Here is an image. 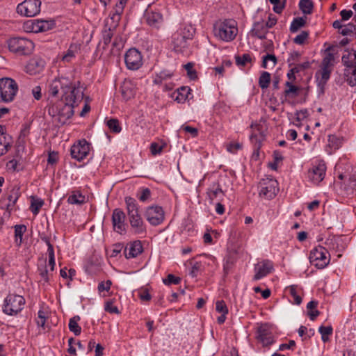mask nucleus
Wrapping results in <instances>:
<instances>
[{"label":"nucleus","instance_id":"1","mask_svg":"<svg viewBox=\"0 0 356 356\" xmlns=\"http://www.w3.org/2000/svg\"><path fill=\"white\" fill-rule=\"evenodd\" d=\"M83 92L73 86L65 87L61 99L51 104L48 108L49 114L60 125L65 124L74 115V108L82 101Z\"/></svg>","mask_w":356,"mask_h":356},{"label":"nucleus","instance_id":"2","mask_svg":"<svg viewBox=\"0 0 356 356\" xmlns=\"http://www.w3.org/2000/svg\"><path fill=\"white\" fill-rule=\"evenodd\" d=\"M125 204L129 221L135 234L146 233V226L139 214L138 205L136 200L131 197H125Z\"/></svg>","mask_w":356,"mask_h":356},{"label":"nucleus","instance_id":"3","mask_svg":"<svg viewBox=\"0 0 356 356\" xmlns=\"http://www.w3.org/2000/svg\"><path fill=\"white\" fill-rule=\"evenodd\" d=\"M213 33L216 38L222 41H232L238 33L237 22L232 19L219 20L213 25Z\"/></svg>","mask_w":356,"mask_h":356},{"label":"nucleus","instance_id":"4","mask_svg":"<svg viewBox=\"0 0 356 356\" xmlns=\"http://www.w3.org/2000/svg\"><path fill=\"white\" fill-rule=\"evenodd\" d=\"M8 49L10 51L19 55H30L34 49V43L25 38H12L8 40Z\"/></svg>","mask_w":356,"mask_h":356},{"label":"nucleus","instance_id":"5","mask_svg":"<svg viewBox=\"0 0 356 356\" xmlns=\"http://www.w3.org/2000/svg\"><path fill=\"white\" fill-rule=\"evenodd\" d=\"M25 299L17 294H8L4 299L2 306L3 312L9 316H15L24 308Z\"/></svg>","mask_w":356,"mask_h":356},{"label":"nucleus","instance_id":"6","mask_svg":"<svg viewBox=\"0 0 356 356\" xmlns=\"http://www.w3.org/2000/svg\"><path fill=\"white\" fill-rule=\"evenodd\" d=\"M18 91V85L11 78L0 79V102L9 103L14 100Z\"/></svg>","mask_w":356,"mask_h":356},{"label":"nucleus","instance_id":"7","mask_svg":"<svg viewBox=\"0 0 356 356\" xmlns=\"http://www.w3.org/2000/svg\"><path fill=\"white\" fill-rule=\"evenodd\" d=\"M309 259L310 263L318 269L325 268L330 261L327 248L321 245H318L311 250Z\"/></svg>","mask_w":356,"mask_h":356},{"label":"nucleus","instance_id":"8","mask_svg":"<svg viewBox=\"0 0 356 356\" xmlns=\"http://www.w3.org/2000/svg\"><path fill=\"white\" fill-rule=\"evenodd\" d=\"M259 196L267 200L273 199L279 191L278 183L275 179H263L259 183Z\"/></svg>","mask_w":356,"mask_h":356},{"label":"nucleus","instance_id":"9","mask_svg":"<svg viewBox=\"0 0 356 356\" xmlns=\"http://www.w3.org/2000/svg\"><path fill=\"white\" fill-rule=\"evenodd\" d=\"M145 217L150 225L157 226L164 221L165 213L161 207L152 205L146 208Z\"/></svg>","mask_w":356,"mask_h":356},{"label":"nucleus","instance_id":"10","mask_svg":"<svg viewBox=\"0 0 356 356\" xmlns=\"http://www.w3.org/2000/svg\"><path fill=\"white\" fill-rule=\"evenodd\" d=\"M41 1L40 0H25L18 4L17 11L26 17H33L40 12Z\"/></svg>","mask_w":356,"mask_h":356},{"label":"nucleus","instance_id":"11","mask_svg":"<svg viewBox=\"0 0 356 356\" xmlns=\"http://www.w3.org/2000/svg\"><path fill=\"white\" fill-rule=\"evenodd\" d=\"M124 62L129 70H137L143 64L142 54L136 48H131L124 55Z\"/></svg>","mask_w":356,"mask_h":356},{"label":"nucleus","instance_id":"12","mask_svg":"<svg viewBox=\"0 0 356 356\" xmlns=\"http://www.w3.org/2000/svg\"><path fill=\"white\" fill-rule=\"evenodd\" d=\"M257 339L263 346H269L275 342L271 327L267 324H261L257 330Z\"/></svg>","mask_w":356,"mask_h":356},{"label":"nucleus","instance_id":"13","mask_svg":"<svg viewBox=\"0 0 356 356\" xmlns=\"http://www.w3.org/2000/svg\"><path fill=\"white\" fill-rule=\"evenodd\" d=\"M89 152L90 143L85 139L79 140L70 149L72 157L78 161H83L88 155Z\"/></svg>","mask_w":356,"mask_h":356},{"label":"nucleus","instance_id":"14","mask_svg":"<svg viewBox=\"0 0 356 356\" xmlns=\"http://www.w3.org/2000/svg\"><path fill=\"white\" fill-rule=\"evenodd\" d=\"M144 20L148 26L155 29H159L163 24L162 13L159 10H153L152 8L145 10Z\"/></svg>","mask_w":356,"mask_h":356},{"label":"nucleus","instance_id":"15","mask_svg":"<svg viewBox=\"0 0 356 356\" xmlns=\"http://www.w3.org/2000/svg\"><path fill=\"white\" fill-rule=\"evenodd\" d=\"M126 216L120 209H115L112 213V224L115 232L123 234L126 232Z\"/></svg>","mask_w":356,"mask_h":356},{"label":"nucleus","instance_id":"16","mask_svg":"<svg viewBox=\"0 0 356 356\" xmlns=\"http://www.w3.org/2000/svg\"><path fill=\"white\" fill-rule=\"evenodd\" d=\"M326 169L325 162L320 161L309 170L308 177L314 184H318L324 179Z\"/></svg>","mask_w":356,"mask_h":356},{"label":"nucleus","instance_id":"17","mask_svg":"<svg viewBox=\"0 0 356 356\" xmlns=\"http://www.w3.org/2000/svg\"><path fill=\"white\" fill-rule=\"evenodd\" d=\"M274 270L273 264L271 261L266 259L259 262L254 266L255 274L254 280H259L271 273Z\"/></svg>","mask_w":356,"mask_h":356},{"label":"nucleus","instance_id":"18","mask_svg":"<svg viewBox=\"0 0 356 356\" xmlns=\"http://www.w3.org/2000/svg\"><path fill=\"white\" fill-rule=\"evenodd\" d=\"M207 197L210 203H213L214 200L221 201L225 193L222 190L221 186L218 182H212L207 189Z\"/></svg>","mask_w":356,"mask_h":356},{"label":"nucleus","instance_id":"19","mask_svg":"<svg viewBox=\"0 0 356 356\" xmlns=\"http://www.w3.org/2000/svg\"><path fill=\"white\" fill-rule=\"evenodd\" d=\"M332 71V70L320 67L319 70L315 74L317 86L321 93L324 92L325 85L330 78Z\"/></svg>","mask_w":356,"mask_h":356},{"label":"nucleus","instance_id":"20","mask_svg":"<svg viewBox=\"0 0 356 356\" xmlns=\"http://www.w3.org/2000/svg\"><path fill=\"white\" fill-rule=\"evenodd\" d=\"M44 61L40 58H33L29 60L25 66V71L31 75H35L42 71Z\"/></svg>","mask_w":356,"mask_h":356},{"label":"nucleus","instance_id":"21","mask_svg":"<svg viewBox=\"0 0 356 356\" xmlns=\"http://www.w3.org/2000/svg\"><path fill=\"white\" fill-rule=\"evenodd\" d=\"M268 29L264 20L257 21L254 22L250 31V34L253 37H256L260 40H264L266 38V34L268 32Z\"/></svg>","mask_w":356,"mask_h":356},{"label":"nucleus","instance_id":"22","mask_svg":"<svg viewBox=\"0 0 356 356\" xmlns=\"http://www.w3.org/2000/svg\"><path fill=\"white\" fill-rule=\"evenodd\" d=\"M143 251V245L140 241H135L130 243L129 246L126 247L124 251L127 259L135 258Z\"/></svg>","mask_w":356,"mask_h":356},{"label":"nucleus","instance_id":"23","mask_svg":"<svg viewBox=\"0 0 356 356\" xmlns=\"http://www.w3.org/2000/svg\"><path fill=\"white\" fill-rule=\"evenodd\" d=\"M340 188L343 189L344 193L347 195L353 194L356 191V172L350 175L346 182H337Z\"/></svg>","mask_w":356,"mask_h":356},{"label":"nucleus","instance_id":"24","mask_svg":"<svg viewBox=\"0 0 356 356\" xmlns=\"http://www.w3.org/2000/svg\"><path fill=\"white\" fill-rule=\"evenodd\" d=\"M121 94L123 99L128 101L136 94L135 86L131 81H124L121 86Z\"/></svg>","mask_w":356,"mask_h":356},{"label":"nucleus","instance_id":"25","mask_svg":"<svg viewBox=\"0 0 356 356\" xmlns=\"http://www.w3.org/2000/svg\"><path fill=\"white\" fill-rule=\"evenodd\" d=\"M172 42L174 49L176 51H183L188 47V40L185 39L183 35L178 32H175L172 37Z\"/></svg>","mask_w":356,"mask_h":356},{"label":"nucleus","instance_id":"26","mask_svg":"<svg viewBox=\"0 0 356 356\" xmlns=\"http://www.w3.org/2000/svg\"><path fill=\"white\" fill-rule=\"evenodd\" d=\"M174 76V72L170 70H163L156 73L154 77L153 83L156 85H162L165 81Z\"/></svg>","mask_w":356,"mask_h":356},{"label":"nucleus","instance_id":"27","mask_svg":"<svg viewBox=\"0 0 356 356\" xmlns=\"http://www.w3.org/2000/svg\"><path fill=\"white\" fill-rule=\"evenodd\" d=\"M38 271L41 277L40 282L43 281L44 283H49L50 282L53 271H50V268H47L46 261H42L40 264H38Z\"/></svg>","mask_w":356,"mask_h":356},{"label":"nucleus","instance_id":"28","mask_svg":"<svg viewBox=\"0 0 356 356\" xmlns=\"http://www.w3.org/2000/svg\"><path fill=\"white\" fill-rule=\"evenodd\" d=\"M344 76L348 84L351 86H356V66L344 69Z\"/></svg>","mask_w":356,"mask_h":356},{"label":"nucleus","instance_id":"29","mask_svg":"<svg viewBox=\"0 0 356 356\" xmlns=\"http://www.w3.org/2000/svg\"><path fill=\"white\" fill-rule=\"evenodd\" d=\"M330 49L331 47H328L326 49V55L323 58L320 67L327 68L332 70L334 66V56L332 53L330 52Z\"/></svg>","mask_w":356,"mask_h":356},{"label":"nucleus","instance_id":"30","mask_svg":"<svg viewBox=\"0 0 356 356\" xmlns=\"http://www.w3.org/2000/svg\"><path fill=\"white\" fill-rule=\"evenodd\" d=\"M80 316L76 315L71 318L69 321V330L72 332H73L76 336L79 335L81 332V327L78 324V322L80 321Z\"/></svg>","mask_w":356,"mask_h":356},{"label":"nucleus","instance_id":"31","mask_svg":"<svg viewBox=\"0 0 356 356\" xmlns=\"http://www.w3.org/2000/svg\"><path fill=\"white\" fill-rule=\"evenodd\" d=\"M15 229V241L17 245H21L22 243V236L26 231V227L24 225H16Z\"/></svg>","mask_w":356,"mask_h":356},{"label":"nucleus","instance_id":"32","mask_svg":"<svg viewBox=\"0 0 356 356\" xmlns=\"http://www.w3.org/2000/svg\"><path fill=\"white\" fill-rule=\"evenodd\" d=\"M318 304L316 300H312L307 303V309L309 310L307 314L312 321H314L320 314L319 311L316 309Z\"/></svg>","mask_w":356,"mask_h":356},{"label":"nucleus","instance_id":"33","mask_svg":"<svg viewBox=\"0 0 356 356\" xmlns=\"http://www.w3.org/2000/svg\"><path fill=\"white\" fill-rule=\"evenodd\" d=\"M177 32L183 35L185 39L191 40L195 33V29L191 25H184L180 27Z\"/></svg>","mask_w":356,"mask_h":356},{"label":"nucleus","instance_id":"34","mask_svg":"<svg viewBox=\"0 0 356 356\" xmlns=\"http://www.w3.org/2000/svg\"><path fill=\"white\" fill-rule=\"evenodd\" d=\"M38 33L45 32L52 29L55 26L54 20H39L38 19Z\"/></svg>","mask_w":356,"mask_h":356},{"label":"nucleus","instance_id":"35","mask_svg":"<svg viewBox=\"0 0 356 356\" xmlns=\"http://www.w3.org/2000/svg\"><path fill=\"white\" fill-rule=\"evenodd\" d=\"M0 138V156L5 154L11 147L12 138L10 136H1Z\"/></svg>","mask_w":356,"mask_h":356},{"label":"nucleus","instance_id":"36","mask_svg":"<svg viewBox=\"0 0 356 356\" xmlns=\"http://www.w3.org/2000/svg\"><path fill=\"white\" fill-rule=\"evenodd\" d=\"M45 241L48 247L47 254L50 271H54L56 265L54 247L48 239H46Z\"/></svg>","mask_w":356,"mask_h":356},{"label":"nucleus","instance_id":"37","mask_svg":"<svg viewBox=\"0 0 356 356\" xmlns=\"http://www.w3.org/2000/svg\"><path fill=\"white\" fill-rule=\"evenodd\" d=\"M343 143V138L336 135L328 136V146L334 150L341 147Z\"/></svg>","mask_w":356,"mask_h":356},{"label":"nucleus","instance_id":"38","mask_svg":"<svg viewBox=\"0 0 356 356\" xmlns=\"http://www.w3.org/2000/svg\"><path fill=\"white\" fill-rule=\"evenodd\" d=\"M263 138V136L261 134H252L250 136V140L252 143L255 144V149L253 152V157H258L259 156V149L261 147V139Z\"/></svg>","mask_w":356,"mask_h":356},{"label":"nucleus","instance_id":"39","mask_svg":"<svg viewBox=\"0 0 356 356\" xmlns=\"http://www.w3.org/2000/svg\"><path fill=\"white\" fill-rule=\"evenodd\" d=\"M306 24V20L303 17H296L292 21L290 26V31L291 33L297 32L300 28L303 27Z\"/></svg>","mask_w":356,"mask_h":356},{"label":"nucleus","instance_id":"40","mask_svg":"<svg viewBox=\"0 0 356 356\" xmlns=\"http://www.w3.org/2000/svg\"><path fill=\"white\" fill-rule=\"evenodd\" d=\"M299 7L304 14L308 15L312 13L314 5L311 0H300Z\"/></svg>","mask_w":356,"mask_h":356},{"label":"nucleus","instance_id":"41","mask_svg":"<svg viewBox=\"0 0 356 356\" xmlns=\"http://www.w3.org/2000/svg\"><path fill=\"white\" fill-rule=\"evenodd\" d=\"M270 82V74L268 72H262L259 78V86L261 89H266Z\"/></svg>","mask_w":356,"mask_h":356},{"label":"nucleus","instance_id":"42","mask_svg":"<svg viewBox=\"0 0 356 356\" xmlns=\"http://www.w3.org/2000/svg\"><path fill=\"white\" fill-rule=\"evenodd\" d=\"M318 332L321 334V339L323 342H327L329 340V336L332 334L333 329L332 326H321L318 328Z\"/></svg>","mask_w":356,"mask_h":356},{"label":"nucleus","instance_id":"43","mask_svg":"<svg viewBox=\"0 0 356 356\" xmlns=\"http://www.w3.org/2000/svg\"><path fill=\"white\" fill-rule=\"evenodd\" d=\"M106 125L108 126V129L115 134H118L122 130L118 120L115 118H111L108 120L106 122Z\"/></svg>","mask_w":356,"mask_h":356},{"label":"nucleus","instance_id":"44","mask_svg":"<svg viewBox=\"0 0 356 356\" xmlns=\"http://www.w3.org/2000/svg\"><path fill=\"white\" fill-rule=\"evenodd\" d=\"M191 88L186 86H181L177 90L178 95L176 97V100L179 102L186 100L190 94Z\"/></svg>","mask_w":356,"mask_h":356},{"label":"nucleus","instance_id":"45","mask_svg":"<svg viewBox=\"0 0 356 356\" xmlns=\"http://www.w3.org/2000/svg\"><path fill=\"white\" fill-rule=\"evenodd\" d=\"M44 201L41 199L33 198L30 207V209L34 215H37L39 213L40 208L43 206Z\"/></svg>","mask_w":356,"mask_h":356},{"label":"nucleus","instance_id":"46","mask_svg":"<svg viewBox=\"0 0 356 356\" xmlns=\"http://www.w3.org/2000/svg\"><path fill=\"white\" fill-rule=\"evenodd\" d=\"M85 201V197L80 193L72 194L67 198L68 203L71 204H81Z\"/></svg>","mask_w":356,"mask_h":356},{"label":"nucleus","instance_id":"47","mask_svg":"<svg viewBox=\"0 0 356 356\" xmlns=\"http://www.w3.org/2000/svg\"><path fill=\"white\" fill-rule=\"evenodd\" d=\"M356 31V26L353 23H349L346 25H343V28H341V31H339V33L343 36L351 35Z\"/></svg>","mask_w":356,"mask_h":356},{"label":"nucleus","instance_id":"48","mask_svg":"<svg viewBox=\"0 0 356 356\" xmlns=\"http://www.w3.org/2000/svg\"><path fill=\"white\" fill-rule=\"evenodd\" d=\"M38 19H33L26 22L24 28L26 32L38 33Z\"/></svg>","mask_w":356,"mask_h":356},{"label":"nucleus","instance_id":"49","mask_svg":"<svg viewBox=\"0 0 356 356\" xmlns=\"http://www.w3.org/2000/svg\"><path fill=\"white\" fill-rule=\"evenodd\" d=\"M76 49V46L70 45L67 52L62 57V60L67 63L70 62L75 57Z\"/></svg>","mask_w":356,"mask_h":356},{"label":"nucleus","instance_id":"50","mask_svg":"<svg viewBox=\"0 0 356 356\" xmlns=\"http://www.w3.org/2000/svg\"><path fill=\"white\" fill-rule=\"evenodd\" d=\"M235 58L236 63L238 66H245L248 63H250L252 60L250 55L248 54H243L242 56H237Z\"/></svg>","mask_w":356,"mask_h":356},{"label":"nucleus","instance_id":"51","mask_svg":"<svg viewBox=\"0 0 356 356\" xmlns=\"http://www.w3.org/2000/svg\"><path fill=\"white\" fill-rule=\"evenodd\" d=\"M184 68L187 72V75L191 80H195L197 78V72L193 69V64L192 63H188L184 65Z\"/></svg>","mask_w":356,"mask_h":356},{"label":"nucleus","instance_id":"52","mask_svg":"<svg viewBox=\"0 0 356 356\" xmlns=\"http://www.w3.org/2000/svg\"><path fill=\"white\" fill-rule=\"evenodd\" d=\"M19 197V193L17 191L13 190L10 195L8 196V200L9 201V203L6 205L7 209L8 210L10 207H13L14 204L16 203L17 200Z\"/></svg>","mask_w":356,"mask_h":356},{"label":"nucleus","instance_id":"53","mask_svg":"<svg viewBox=\"0 0 356 356\" xmlns=\"http://www.w3.org/2000/svg\"><path fill=\"white\" fill-rule=\"evenodd\" d=\"M295 115L296 118L293 124L296 126H299L300 122L307 117L308 113L307 110H301L296 111Z\"/></svg>","mask_w":356,"mask_h":356},{"label":"nucleus","instance_id":"54","mask_svg":"<svg viewBox=\"0 0 356 356\" xmlns=\"http://www.w3.org/2000/svg\"><path fill=\"white\" fill-rule=\"evenodd\" d=\"M242 144L238 142H232L227 145V150L232 154H235L238 150L242 149Z\"/></svg>","mask_w":356,"mask_h":356},{"label":"nucleus","instance_id":"55","mask_svg":"<svg viewBox=\"0 0 356 356\" xmlns=\"http://www.w3.org/2000/svg\"><path fill=\"white\" fill-rule=\"evenodd\" d=\"M299 90V88L293 85L290 86L289 88L286 89L284 93L286 97H296L298 95Z\"/></svg>","mask_w":356,"mask_h":356},{"label":"nucleus","instance_id":"56","mask_svg":"<svg viewBox=\"0 0 356 356\" xmlns=\"http://www.w3.org/2000/svg\"><path fill=\"white\" fill-rule=\"evenodd\" d=\"M181 281V278L176 277L172 274H169L165 279L163 280V283L165 285L178 284Z\"/></svg>","mask_w":356,"mask_h":356},{"label":"nucleus","instance_id":"57","mask_svg":"<svg viewBox=\"0 0 356 356\" xmlns=\"http://www.w3.org/2000/svg\"><path fill=\"white\" fill-rule=\"evenodd\" d=\"M272 61L273 62V66L274 67L277 63V58L273 54H266V56H263V60L261 67L264 68H267V62L268 61Z\"/></svg>","mask_w":356,"mask_h":356},{"label":"nucleus","instance_id":"58","mask_svg":"<svg viewBox=\"0 0 356 356\" xmlns=\"http://www.w3.org/2000/svg\"><path fill=\"white\" fill-rule=\"evenodd\" d=\"M309 33L307 31H303L293 39V42L298 44H302L307 39Z\"/></svg>","mask_w":356,"mask_h":356},{"label":"nucleus","instance_id":"59","mask_svg":"<svg viewBox=\"0 0 356 356\" xmlns=\"http://www.w3.org/2000/svg\"><path fill=\"white\" fill-rule=\"evenodd\" d=\"M216 310L221 314H227L228 308L223 300H218L216 303Z\"/></svg>","mask_w":356,"mask_h":356},{"label":"nucleus","instance_id":"60","mask_svg":"<svg viewBox=\"0 0 356 356\" xmlns=\"http://www.w3.org/2000/svg\"><path fill=\"white\" fill-rule=\"evenodd\" d=\"M60 86V83L58 81L54 80L51 84L50 85L49 92V94L55 97L58 93L59 88Z\"/></svg>","mask_w":356,"mask_h":356},{"label":"nucleus","instance_id":"61","mask_svg":"<svg viewBox=\"0 0 356 356\" xmlns=\"http://www.w3.org/2000/svg\"><path fill=\"white\" fill-rule=\"evenodd\" d=\"M124 10L123 7L118 6L117 4L114 7L113 14L112 15L111 19L113 21L118 22L120 19V15L122 14Z\"/></svg>","mask_w":356,"mask_h":356},{"label":"nucleus","instance_id":"62","mask_svg":"<svg viewBox=\"0 0 356 356\" xmlns=\"http://www.w3.org/2000/svg\"><path fill=\"white\" fill-rule=\"evenodd\" d=\"M104 309L106 312L111 314H119L120 311L118 308L113 305V301H107L104 306Z\"/></svg>","mask_w":356,"mask_h":356},{"label":"nucleus","instance_id":"63","mask_svg":"<svg viewBox=\"0 0 356 356\" xmlns=\"http://www.w3.org/2000/svg\"><path fill=\"white\" fill-rule=\"evenodd\" d=\"M270 3L273 5V11L277 14H280L284 8V5L281 3L280 0H269Z\"/></svg>","mask_w":356,"mask_h":356},{"label":"nucleus","instance_id":"64","mask_svg":"<svg viewBox=\"0 0 356 356\" xmlns=\"http://www.w3.org/2000/svg\"><path fill=\"white\" fill-rule=\"evenodd\" d=\"M113 32L111 29H108V30H105L103 32V42L104 44V49L106 48V46H107L111 40V38L113 37Z\"/></svg>","mask_w":356,"mask_h":356}]
</instances>
